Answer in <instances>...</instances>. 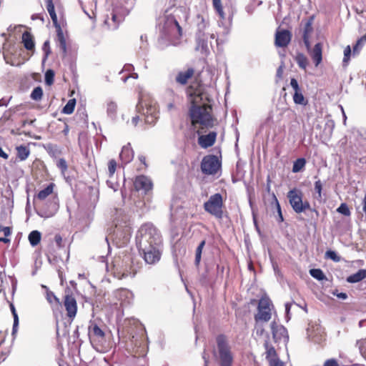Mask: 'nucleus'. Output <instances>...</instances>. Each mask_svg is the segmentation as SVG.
<instances>
[{
  "mask_svg": "<svg viewBox=\"0 0 366 366\" xmlns=\"http://www.w3.org/2000/svg\"><path fill=\"white\" fill-rule=\"evenodd\" d=\"M107 167H108V177L109 178H112V177H113V176L118 167V164H117V161L114 159H112L109 160V162L107 163Z\"/></svg>",
  "mask_w": 366,
  "mask_h": 366,
  "instance_id": "nucleus-37",
  "label": "nucleus"
},
{
  "mask_svg": "<svg viewBox=\"0 0 366 366\" xmlns=\"http://www.w3.org/2000/svg\"><path fill=\"white\" fill-rule=\"evenodd\" d=\"M61 304L66 312V316L72 321L77 313V302L70 289L65 291Z\"/></svg>",
  "mask_w": 366,
  "mask_h": 366,
  "instance_id": "nucleus-13",
  "label": "nucleus"
},
{
  "mask_svg": "<svg viewBox=\"0 0 366 366\" xmlns=\"http://www.w3.org/2000/svg\"><path fill=\"white\" fill-rule=\"evenodd\" d=\"M295 60L300 68L306 70L307 66L309 64L308 59L302 53H297L295 57Z\"/></svg>",
  "mask_w": 366,
  "mask_h": 366,
  "instance_id": "nucleus-31",
  "label": "nucleus"
},
{
  "mask_svg": "<svg viewBox=\"0 0 366 366\" xmlns=\"http://www.w3.org/2000/svg\"><path fill=\"white\" fill-rule=\"evenodd\" d=\"M167 93V96L172 99V101L167 102V107L169 110H172L175 107V99L178 98V95L173 89H168Z\"/></svg>",
  "mask_w": 366,
  "mask_h": 366,
  "instance_id": "nucleus-35",
  "label": "nucleus"
},
{
  "mask_svg": "<svg viewBox=\"0 0 366 366\" xmlns=\"http://www.w3.org/2000/svg\"><path fill=\"white\" fill-rule=\"evenodd\" d=\"M56 188V184L53 182L49 183L45 188L41 189L34 198V201L43 202L46 200L48 197L51 196L52 202H51V210L49 212H46V217H51L53 216L59 208V198L57 192H54V189Z\"/></svg>",
  "mask_w": 366,
  "mask_h": 366,
  "instance_id": "nucleus-6",
  "label": "nucleus"
},
{
  "mask_svg": "<svg viewBox=\"0 0 366 366\" xmlns=\"http://www.w3.org/2000/svg\"><path fill=\"white\" fill-rule=\"evenodd\" d=\"M46 300L50 304L52 310H59L62 307L61 302L51 291L47 290L46 294Z\"/></svg>",
  "mask_w": 366,
  "mask_h": 366,
  "instance_id": "nucleus-23",
  "label": "nucleus"
},
{
  "mask_svg": "<svg viewBox=\"0 0 366 366\" xmlns=\"http://www.w3.org/2000/svg\"><path fill=\"white\" fill-rule=\"evenodd\" d=\"M54 71L52 69H48L45 73V83L51 86L54 81Z\"/></svg>",
  "mask_w": 366,
  "mask_h": 366,
  "instance_id": "nucleus-44",
  "label": "nucleus"
},
{
  "mask_svg": "<svg viewBox=\"0 0 366 366\" xmlns=\"http://www.w3.org/2000/svg\"><path fill=\"white\" fill-rule=\"evenodd\" d=\"M89 341L93 347L98 352H105L110 346L106 340V334L104 329L95 322H91L88 327Z\"/></svg>",
  "mask_w": 366,
  "mask_h": 366,
  "instance_id": "nucleus-4",
  "label": "nucleus"
},
{
  "mask_svg": "<svg viewBox=\"0 0 366 366\" xmlns=\"http://www.w3.org/2000/svg\"><path fill=\"white\" fill-rule=\"evenodd\" d=\"M42 51L44 53V55L43 57V62H44L47 60L49 56L51 53L49 40H46L44 41V43L43 44V46H42Z\"/></svg>",
  "mask_w": 366,
  "mask_h": 366,
  "instance_id": "nucleus-40",
  "label": "nucleus"
},
{
  "mask_svg": "<svg viewBox=\"0 0 366 366\" xmlns=\"http://www.w3.org/2000/svg\"><path fill=\"white\" fill-rule=\"evenodd\" d=\"M28 239L30 244L33 247H35L40 243L41 234L38 230H33L29 233Z\"/></svg>",
  "mask_w": 366,
  "mask_h": 366,
  "instance_id": "nucleus-30",
  "label": "nucleus"
},
{
  "mask_svg": "<svg viewBox=\"0 0 366 366\" xmlns=\"http://www.w3.org/2000/svg\"><path fill=\"white\" fill-rule=\"evenodd\" d=\"M290 85L293 88V89L295 90V92L301 90L300 86H299V84H298V82H297V79H295V78H292L291 79V80H290Z\"/></svg>",
  "mask_w": 366,
  "mask_h": 366,
  "instance_id": "nucleus-53",
  "label": "nucleus"
},
{
  "mask_svg": "<svg viewBox=\"0 0 366 366\" xmlns=\"http://www.w3.org/2000/svg\"><path fill=\"white\" fill-rule=\"evenodd\" d=\"M217 136V134L215 132H210L207 134L199 135L198 138V144L203 149L210 147L214 144Z\"/></svg>",
  "mask_w": 366,
  "mask_h": 366,
  "instance_id": "nucleus-17",
  "label": "nucleus"
},
{
  "mask_svg": "<svg viewBox=\"0 0 366 366\" xmlns=\"http://www.w3.org/2000/svg\"><path fill=\"white\" fill-rule=\"evenodd\" d=\"M56 166L63 173H64L68 169L67 163L63 158H61L57 161Z\"/></svg>",
  "mask_w": 366,
  "mask_h": 366,
  "instance_id": "nucleus-49",
  "label": "nucleus"
},
{
  "mask_svg": "<svg viewBox=\"0 0 366 366\" xmlns=\"http://www.w3.org/2000/svg\"><path fill=\"white\" fill-rule=\"evenodd\" d=\"M205 99L208 102L209 99L205 96V93H202L199 97L195 98L194 102L187 99L190 104L188 111V115L191 121V125L196 127L199 125L201 129L212 128L217 119L212 115V107L209 104H199Z\"/></svg>",
  "mask_w": 366,
  "mask_h": 366,
  "instance_id": "nucleus-3",
  "label": "nucleus"
},
{
  "mask_svg": "<svg viewBox=\"0 0 366 366\" xmlns=\"http://www.w3.org/2000/svg\"><path fill=\"white\" fill-rule=\"evenodd\" d=\"M272 307L273 305L269 297L266 295H262L258 302L257 312L254 315L255 322L258 323L269 321L272 317Z\"/></svg>",
  "mask_w": 366,
  "mask_h": 366,
  "instance_id": "nucleus-10",
  "label": "nucleus"
},
{
  "mask_svg": "<svg viewBox=\"0 0 366 366\" xmlns=\"http://www.w3.org/2000/svg\"><path fill=\"white\" fill-rule=\"evenodd\" d=\"M139 160L141 162L142 164L144 165V167H147V164L146 163V157L144 155L139 156Z\"/></svg>",
  "mask_w": 366,
  "mask_h": 366,
  "instance_id": "nucleus-58",
  "label": "nucleus"
},
{
  "mask_svg": "<svg viewBox=\"0 0 366 366\" xmlns=\"http://www.w3.org/2000/svg\"><path fill=\"white\" fill-rule=\"evenodd\" d=\"M336 296L340 299L345 300L347 297V295L345 292H340L336 295Z\"/></svg>",
  "mask_w": 366,
  "mask_h": 366,
  "instance_id": "nucleus-60",
  "label": "nucleus"
},
{
  "mask_svg": "<svg viewBox=\"0 0 366 366\" xmlns=\"http://www.w3.org/2000/svg\"><path fill=\"white\" fill-rule=\"evenodd\" d=\"M54 241L59 248H62L64 247L62 237L59 234L55 235Z\"/></svg>",
  "mask_w": 366,
  "mask_h": 366,
  "instance_id": "nucleus-52",
  "label": "nucleus"
},
{
  "mask_svg": "<svg viewBox=\"0 0 366 366\" xmlns=\"http://www.w3.org/2000/svg\"><path fill=\"white\" fill-rule=\"evenodd\" d=\"M134 154V151L129 143L122 147L119 157L123 163L128 164L133 159Z\"/></svg>",
  "mask_w": 366,
  "mask_h": 366,
  "instance_id": "nucleus-20",
  "label": "nucleus"
},
{
  "mask_svg": "<svg viewBox=\"0 0 366 366\" xmlns=\"http://www.w3.org/2000/svg\"><path fill=\"white\" fill-rule=\"evenodd\" d=\"M139 119V117H134V118H133V120H134H134H135V121H137V119Z\"/></svg>",
  "mask_w": 366,
  "mask_h": 366,
  "instance_id": "nucleus-64",
  "label": "nucleus"
},
{
  "mask_svg": "<svg viewBox=\"0 0 366 366\" xmlns=\"http://www.w3.org/2000/svg\"><path fill=\"white\" fill-rule=\"evenodd\" d=\"M9 99H8L6 98H1L0 99V107L7 106L9 104Z\"/></svg>",
  "mask_w": 366,
  "mask_h": 366,
  "instance_id": "nucleus-55",
  "label": "nucleus"
},
{
  "mask_svg": "<svg viewBox=\"0 0 366 366\" xmlns=\"http://www.w3.org/2000/svg\"><path fill=\"white\" fill-rule=\"evenodd\" d=\"M310 54L315 66H317L322 60V44L321 43H317Z\"/></svg>",
  "mask_w": 366,
  "mask_h": 366,
  "instance_id": "nucleus-24",
  "label": "nucleus"
},
{
  "mask_svg": "<svg viewBox=\"0 0 366 366\" xmlns=\"http://www.w3.org/2000/svg\"><path fill=\"white\" fill-rule=\"evenodd\" d=\"M266 359L269 363V366H283L282 362L279 360L277 354L274 347L266 345Z\"/></svg>",
  "mask_w": 366,
  "mask_h": 366,
  "instance_id": "nucleus-19",
  "label": "nucleus"
},
{
  "mask_svg": "<svg viewBox=\"0 0 366 366\" xmlns=\"http://www.w3.org/2000/svg\"><path fill=\"white\" fill-rule=\"evenodd\" d=\"M137 245L146 263L154 264L161 259L162 236L152 224L146 223L141 226L137 237Z\"/></svg>",
  "mask_w": 366,
  "mask_h": 366,
  "instance_id": "nucleus-1",
  "label": "nucleus"
},
{
  "mask_svg": "<svg viewBox=\"0 0 366 366\" xmlns=\"http://www.w3.org/2000/svg\"><path fill=\"white\" fill-rule=\"evenodd\" d=\"M351 55V48L350 46H347L344 49V58L343 63L347 64L350 61Z\"/></svg>",
  "mask_w": 366,
  "mask_h": 366,
  "instance_id": "nucleus-50",
  "label": "nucleus"
},
{
  "mask_svg": "<svg viewBox=\"0 0 366 366\" xmlns=\"http://www.w3.org/2000/svg\"><path fill=\"white\" fill-rule=\"evenodd\" d=\"M0 232H3L4 237H8L12 233V227H5V226L0 224Z\"/></svg>",
  "mask_w": 366,
  "mask_h": 366,
  "instance_id": "nucleus-51",
  "label": "nucleus"
},
{
  "mask_svg": "<svg viewBox=\"0 0 366 366\" xmlns=\"http://www.w3.org/2000/svg\"><path fill=\"white\" fill-rule=\"evenodd\" d=\"M54 26L56 29V38H57V41L59 44V47H60L61 50L62 51V52L64 54H66V51H67V49H66V38L64 36L63 30H62L60 24H57V25H55Z\"/></svg>",
  "mask_w": 366,
  "mask_h": 366,
  "instance_id": "nucleus-25",
  "label": "nucleus"
},
{
  "mask_svg": "<svg viewBox=\"0 0 366 366\" xmlns=\"http://www.w3.org/2000/svg\"><path fill=\"white\" fill-rule=\"evenodd\" d=\"M43 97V90L40 86L34 89L31 94V98L35 101H39Z\"/></svg>",
  "mask_w": 366,
  "mask_h": 366,
  "instance_id": "nucleus-42",
  "label": "nucleus"
},
{
  "mask_svg": "<svg viewBox=\"0 0 366 366\" xmlns=\"http://www.w3.org/2000/svg\"><path fill=\"white\" fill-rule=\"evenodd\" d=\"M46 7L52 20L53 25L55 26L59 24L58 22L56 14L55 12L53 0H46Z\"/></svg>",
  "mask_w": 366,
  "mask_h": 366,
  "instance_id": "nucleus-28",
  "label": "nucleus"
},
{
  "mask_svg": "<svg viewBox=\"0 0 366 366\" xmlns=\"http://www.w3.org/2000/svg\"><path fill=\"white\" fill-rule=\"evenodd\" d=\"M312 23L313 17L312 16L307 19L302 29V39L307 50H310V38L313 32Z\"/></svg>",
  "mask_w": 366,
  "mask_h": 366,
  "instance_id": "nucleus-16",
  "label": "nucleus"
},
{
  "mask_svg": "<svg viewBox=\"0 0 366 366\" xmlns=\"http://www.w3.org/2000/svg\"><path fill=\"white\" fill-rule=\"evenodd\" d=\"M336 211L343 214L346 217H350L351 215L350 209L348 207V205L346 203H342L336 209Z\"/></svg>",
  "mask_w": 366,
  "mask_h": 366,
  "instance_id": "nucleus-41",
  "label": "nucleus"
},
{
  "mask_svg": "<svg viewBox=\"0 0 366 366\" xmlns=\"http://www.w3.org/2000/svg\"><path fill=\"white\" fill-rule=\"evenodd\" d=\"M325 257L327 258L331 259L335 262H338L340 261V257L337 254L335 251L327 250L325 253Z\"/></svg>",
  "mask_w": 366,
  "mask_h": 366,
  "instance_id": "nucleus-48",
  "label": "nucleus"
},
{
  "mask_svg": "<svg viewBox=\"0 0 366 366\" xmlns=\"http://www.w3.org/2000/svg\"><path fill=\"white\" fill-rule=\"evenodd\" d=\"M132 292L125 288L117 289L112 294V302L118 310H123L132 304Z\"/></svg>",
  "mask_w": 366,
  "mask_h": 366,
  "instance_id": "nucleus-11",
  "label": "nucleus"
},
{
  "mask_svg": "<svg viewBox=\"0 0 366 366\" xmlns=\"http://www.w3.org/2000/svg\"><path fill=\"white\" fill-rule=\"evenodd\" d=\"M365 278H366V269H360L356 273L347 277V281L350 283H356Z\"/></svg>",
  "mask_w": 366,
  "mask_h": 366,
  "instance_id": "nucleus-27",
  "label": "nucleus"
},
{
  "mask_svg": "<svg viewBox=\"0 0 366 366\" xmlns=\"http://www.w3.org/2000/svg\"><path fill=\"white\" fill-rule=\"evenodd\" d=\"M272 199H273V202H272V204H274V206H275V208L277 211V213H278V216H279V221L280 222H283L284 219H283V216H282V210H281V207H280V204L277 200V198L276 197L275 194L273 193L272 194Z\"/></svg>",
  "mask_w": 366,
  "mask_h": 366,
  "instance_id": "nucleus-45",
  "label": "nucleus"
},
{
  "mask_svg": "<svg viewBox=\"0 0 366 366\" xmlns=\"http://www.w3.org/2000/svg\"><path fill=\"white\" fill-rule=\"evenodd\" d=\"M124 20L123 16L121 14H118L112 11L110 16H107L104 21L105 25L107 26L109 29H117L119 25Z\"/></svg>",
  "mask_w": 366,
  "mask_h": 366,
  "instance_id": "nucleus-18",
  "label": "nucleus"
},
{
  "mask_svg": "<svg viewBox=\"0 0 366 366\" xmlns=\"http://www.w3.org/2000/svg\"><path fill=\"white\" fill-rule=\"evenodd\" d=\"M283 74V69L282 66H280L277 70V76L278 78H282Z\"/></svg>",
  "mask_w": 366,
  "mask_h": 366,
  "instance_id": "nucleus-59",
  "label": "nucleus"
},
{
  "mask_svg": "<svg viewBox=\"0 0 366 366\" xmlns=\"http://www.w3.org/2000/svg\"><path fill=\"white\" fill-rule=\"evenodd\" d=\"M16 160L18 162L25 161L30 155V149L29 146L26 145H19L16 146Z\"/></svg>",
  "mask_w": 366,
  "mask_h": 366,
  "instance_id": "nucleus-21",
  "label": "nucleus"
},
{
  "mask_svg": "<svg viewBox=\"0 0 366 366\" xmlns=\"http://www.w3.org/2000/svg\"><path fill=\"white\" fill-rule=\"evenodd\" d=\"M69 125L67 124H65L64 125V129L62 130V133L65 136V137H67L68 134H69Z\"/></svg>",
  "mask_w": 366,
  "mask_h": 366,
  "instance_id": "nucleus-56",
  "label": "nucleus"
},
{
  "mask_svg": "<svg viewBox=\"0 0 366 366\" xmlns=\"http://www.w3.org/2000/svg\"><path fill=\"white\" fill-rule=\"evenodd\" d=\"M324 366H339V364L335 359L332 358L327 360L324 363Z\"/></svg>",
  "mask_w": 366,
  "mask_h": 366,
  "instance_id": "nucleus-54",
  "label": "nucleus"
},
{
  "mask_svg": "<svg viewBox=\"0 0 366 366\" xmlns=\"http://www.w3.org/2000/svg\"><path fill=\"white\" fill-rule=\"evenodd\" d=\"M54 26L56 29V38H57V41L59 44V47H60L61 50L62 51V52L64 54H66V51H67V49H66V38L64 36L63 30H62L60 24H57V25H55Z\"/></svg>",
  "mask_w": 366,
  "mask_h": 366,
  "instance_id": "nucleus-26",
  "label": "nucleus"
},
{
  "mask_svg": "<svg viewBox=\"0 0 366 366\" xmlns=\"http://www.w3.org/2000/svg\"><path fill=\"white\" fill-rule=\"evenodd\" d=\"M310 274L312 277L317 280H323L326 279L325 274L320 269H312L310 270Z\"/></svg>",
  "mask_w": 366,
  "mask_h": 366,
  "instance_id": "nucleus-39",
  "label": "nucleus"
},
{
  "mask_svg": "<svg viewBox=\"0 0 366 366\" xmlns=\"http://www.w3.org/2000/svg\"><path fill=\"white\" fill-rule=\"evenodd\" d=\"M202 71L192 65H186L182 69L178 71L175 75L174 81L180 86H185L187 99L194 102L195 98L204 92V83L202 79Z\"/></svg>",
  "mask_w": 366,
  "mask_h": 366,
  "instance_id": "nucleus-2",
  "label": "nucleus"
},
{
  "mask_svg": "<svg viewBox=\"0 0 366 366\" xmlns=\"http://www.w3.org/2000/svg\"><path fill=\"white\" fill-rule=\"evenodd\" d=\"M11 311L14 317V324H13V333H15L17 331L18 326H19V317L16 313V309L14 306V305L11 304L10 305Z\"/></svg>",
  "mask_w": 366,
  "mask_h": 366,
  "instance_id": "nucleus-43",
  "label": "nucleus"
},
{
  "mask_svg": "<svg viewBox=\"0 0 366 366\" xmlns=\"http://www.w3.org/2000/svg\"><path fill=\"white\" fill-rule=\"evenodd\" d=\"M205 212L214 216L217 219H222L224 216V204L222 195L215 193L209 197L203 204Z\"/></svg>",
  "mask_w": 366,
  "mask_h": 366,
  "instance_id": "nucleus-8",
  "label": "nucleus"
},
{
  "mask_svg": "<svg viewBox=\"0 0 366 366\" xmlns=\"http://www.w3.org/2000/svg\"><path fill=\"white\" fill-rule=\"evenodd\" d=\"M0 157H2L4 159H7L9 158V155L2 149L0 147Z\"/></svg>",
  "mask_w": 366,
  "mask_h": 366,
  "instance_id": "nucleus-57",
  "label": "nucleus"
},
{
  "mask_svg": "<svg viewBox=\"0 0 366 366\" xmlns=\"http://www.w3.org/2000/svg\"><path fill=\"white\" fill-rule=\"evenodd\" d=\"M280 331H282L283 332H285L286 330H285V328L282 327L280 329Z\"/></svg>",
  "mask_w": 366,
  "mask_h": 366,
  "instance_id": "nucleus-62",
  "label": "nucleus"
},
{
  "mask_svg": "<svg viewBox=\"0 0 366 366\" xmlns=\"http://www.w3.org/2000/svg\"><path fill=\"white\" fill-rule=\"evenodd\" d=\"M76 101L75 99H69L66 105L63 107L61 113L65 114H71L74 112Z\"/></svg>",
  "mask_w": 366,
  "mask_h": 366,
  "instance_id": "nucleus-32",
  "label": "nucleus"
},
{
  "mask_svg": "<svg viewBox=\"0 0 366 366\" xmlns=\"http://www.w3.org/2000/svg\"><path fill=\"white\" fill-rule=\"evenodd\" d=\"M221 161L213 154L206 155L203 157L200 168L202 172L205 175H214L221 169Z\"/></svg>",
  "mask_w": 366,
  "mask_h": 366,
  "instance_id": "nucleus-12",
  "label": "nucleus"
},
{
  "mask_svg": "<svg viewBox=\"0 0 366 366\" xmlns=\"http://www.w3.org/2000/svg\"><path fill=\"white\" fill-rule=\"evenodd\" d=\"M10 242H11V240L8 237H0V242L9 244V243H10Z\"/></svg>",
  "mask_w": 366,
  "mask_h": 366,
  "instance_id": "nucleus-61",
  "label": "nucleus"
},
{
  "mask_svg": "<svg viewBox=\"0 0 366 366\" xmlns=\"http://www.w3.org/2000/svg\"><path fill=\"white\" fill-rule=\"evenodd\" d=\"M292 34L287 29H277L275 33L274 45L277 47H287L292 39Z\"/></svg>",
  "mask_w": 366,
  "mask_h": 366,
  "instance_id": "nucleus-14",
  "label": "nucleus"
},
{
  "mask_svg": "<svg viewBox=\"0 0 366 366\" xmlns=\"http://www.w3.org/2000/svg\"><path fill=\"white\" fill-rule=\"evenodd\" d=\"M276 332H276V331H274V330H273V331H272V334H273L274 337H276Z\"/></svg>",
  "mask_w": 366,
  "mask_h": 366,
  "instance_id": "nucleus-63",
  "label": "nucleus"
},
{
  "mask_svg": "<svg viewBox=\"0 0 366 366\" xmlns=\"http://www.w3.org/2000/svg\"><path fill=\"white\" fill-rule=\"evenodd\" d=\"M216 342L219 366H232L234 356L227 337L224 335H217Z\"/></svg>",
  "mask_w": 366,
  "mask_h": 366,
  "instance_id": "nucleus-5",
  "label": "nucleus"
},
{
  "mask_svg": "<svg viewBox=\"0 0 366 366\" xmlns=\"http://www.w3.org/2000/svg\"><path fill=\"white\" fill-rule=\"evenodd\" d=\"M161 32L169 41L179 40L182 36V27L172 15L165 16Z\"/></svg>",
  "mask_w": 366,
  "mask_h": 366,
  "instance_id": "nucleus-7",
  "label": "nucleus"
},
{
  "mask_svg": "<svg viewBox=\"0 0 366 366\" xmlns=\"http://www.w3.org/2000/svg\"><path fill=\"white\" fill-rule=\"evenodd\" d=\"M205 244H206V241H205V239H203L199 243V244L198 245V247L196 249L194 263L197 267H198L199 265L201 258H202V252L204 249V247L205 246Z\"/></svg>",
  "mask_w": 366,
  "mask_h": 366,
  "instance_id": "nucleus-34",
  "label": "nucleus"
},
{
  "mask_svg": "<svg viewBox=\"0 0 366 366\" xmlns=\"http://www.w3.org/2000/svg\"><path fill=\"white\" fill-rule=\"evenodd\" d=\"M293 101L296 104L307 105L308 103L307 99L304 97L301 90L296 92L293 94Z\"/></svg>",
  "mask_w": 366,
  "mask_h": 366,
  "instance_id": "nucleus-33",
  "label": "nucleus"
},
{
  "mask_svg": "<svg viewBox=\"0 0 366 366\" xmlns=\"http://www.w3.org/2000/svg\"><path fill=\"white\" fill-rule=\"evenodd\" d=\"M287 198L292 208L296 213L300 214L308 209L318 214L316 209L311 208L310 204L307 200H302L303 193L301 190L295 188L290 190L287 193Z\"/></svg>",
  "mask_w": 366,
  "mask_h": 366,
  "instance_id": "nucleus-9",
  "label": "nucleus"
},
{
  "mask_svg": "<svg viewBox=\"0 0 366 366\" xmlns=\"http://www.w3.org/2000/svg\"><path fill=\"white\" fill-rule=\"evenodd\" d=\"M306 164V159L305 158H298L296 159L292 166V172L297 173L300 172Z\"/></svg>",
  "mask_w": 366,
  "mask_h": 366,
  "instance_id": "nucleus-36",
  "label": "nucleus"
},
{
  "mask_svg": "<svg viewBox=\"0 0 366 366\" xmlns=\"http://www.w3.org/2000/svg\"><path fill=\"white\" fill-rule=\"evenodd\" d=\"M314 189L315 192L317 194V198H322V183L320 179L317 180L315 182Z\"/></svg>",
  "mask_w": 366,
  "mask_h": 366,
  "instance_id": "nucleus-47",
  "label": "nucleus"
},
{
  "mask_svg": "<svg viewBox=\"0 0 366 366\" xmlns=\"http://www.w3.org/2000/svg\"><path fill=\"white\" fill-rule=\"evenodd\" d=\"M134 187L137 191L143 190L148 192L152 189V183L151 180L144 175L137 176L134 182Z\"/></svg>",
  "mask_w": 366,
  "mask_h": 366,
  "instance_id": "nucleus-15",
  "label": "nucleus"
},
{
  "mask_svg": "<svg viewBox=\"0 0 366 366\" xmlns=\"http://www.w3.org/2000/svg\"><path fill=\"white\" fill-rule=\"evenodd\" d=\"M212 6L220 19H225V14L223 10V0H212Z\"/></svg>",
  "mask_w": 366,
  "mask_h": 366,
  "instance_id": "nucleus-29",
  "label": "nucleus"
},
{
  "mask_svg": "<svg viewBox=\"0 0 366 366\" xmlns=\"http://www.w3.org/2000/svg\"><path fill=\"white\" fill-rule=\"evenodd\" d=\"M366 43V34L361 36L353 46V54H357Z\"/></svg>",
  "mask_w": 366,
  "mask_h": 366,
  "instance_id": "nucleus-38",
  "label": "nucleus"
},
{
  "mask_svg": "<svg viewBox=\"0 0 366 366\" xmlns=\"http://www.w3.org/2000/svg\"><path fill=\"white\" fill-rule=\"evenodd\" d=\"M357 344L361 355L366 359V338L359 340Z\"/></svg>",
  "mask_w": 366,
  "mask_h": 366,
  "instance_id": "nucleus-46",
  "label": "nucleus"
},
{
  "mask_svg": "<svg viewBox=\"0 0 366 366\" xmlns=\"http://www.w3.org/2000/svg\"><path fill=\"white\" fill-rule=\"evenodd\" d=\"M21 42L26 50L34 51L35 42L31 32L26 31L22 34Z\"/></svg>",
  "mask_w": 366,
  "mask_h": 366,
  "instance_id": "nucleus-22",
  "label": "nucleus"
}]
</instances>
